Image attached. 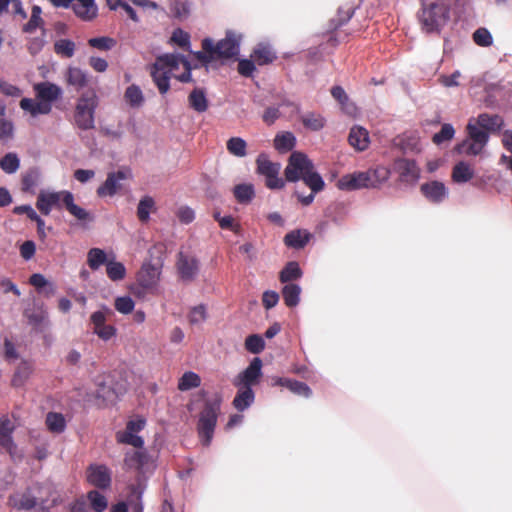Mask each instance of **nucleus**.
I'll use <instances>...</instances> for the list:
<instances>
[{
  "instance_id": "nucleus-1",
  "label": "nucleus",
  "mask_w": 512,
  "mask_h": 512,
  "mask_svg": "<svg viewBox=\"0 0 512 512\" xmlns=\"http://www.w3.org/2000/svg\"><path fill=\"white\" fill-rule=\"evenodd\" d=\"M284 175L288 182L303 180L313 192H320L325 186L321 175L315 171L312 161L306 154L299 151H294L290 155Z\"/></svg>"
},
{
  "instance_id": "nucleus-2",
  "label": "nucleus",
  "mask_w": 512,
  "mask_h": 512,
  "mask_svg": "<svg viewBox=\"0 0 512 512\" xmlns=\"http://www.w3.org/2000/svg\"><path fill=\"white\" fill-rule=\"evenodd\" d=\"M417 19L421 31L426 34H440L450 20V6L444 0H420Z\"/></svg>"
},
{
  "instance_id": "nucleus-3",
  "label": "nucleus",
  "mask_w": 512,
  "mask_h": 512,
  "mask_svg": "<svg viewBox=\"0 0 512 512\" xmlns=\"http://www.w3.org/2000/svg\"><path fill=\"white\" fill-rule=\"evenodd\" d=\"M99 105V99L94 90L83 93L77 100L73 124L82 131H88L95 128V112Z\"/></svg>"
},
{
  "instance_id": "nucleus-4",
  "label": "nucleus",
  "mask_w": 512,
  "mask_h": 512,
  "mask_svg": "<svg viewBox=\"0 0 512 512\" xmlns=\"http://www.w3.org/2000/svg\"><path fill=\"white\" fill-rule=\"evenodd\" d=\"M220 409V398L217 397L215 399H207L204 401L197 423V433L204 446H209L213 439Z\"/></svg>"
},
{
  "instance_id": "nucleus-5",
  "label": "nucleus",
  "mask_w": 512,
  "mask_h": 512,
  "mask_svg": "<svg viewBox=\"0 0 512 512\" xmlns=\"http://www.w3.org/2000/svg\"><path fill=\"white\" fill-rule=\"evenodd\" d=\"M242 39L241 34L234 31H227L224 39L214 44L210 38L202 41V49L207 52H214L216 59H230L239 53V45Z\"/></svg>"
},
{
  "instance_id": "nucleus-6",
  "label": "nucleus",
  "mask_w": 512,
  "mask_h": 512,
  "mask_svg": "<svg viewBox=\"0 0 512 512\" xmlns=\"http://www.w3.org/2000/svg\"><path fill=\"white\" fill-rule=\"evenodd\" d=\"M257 173L265 176V185L269 189H282L285 181L279 177L280 163L272 162L268 155L260 153L256 159Z\"/></svg>"
},
{
  "instance_id": "nucleus-7",
  "label": "nucleus",
  "mask_w": 512,
  "mask_h": 512,
  "mask_svg": "<svg viewBox=\"0 0 512 512\" xmlns=\"http://www.w3.org/2000/svg\"><path fill=\"white\" fill-rule=\"evenodd\" d=\"M56 8H71L74 14L85 22L94 20L98 15L95 0H48Z\"/></svg>"
},
{
  "instance_id": "nucleus-8",
  "label": "nucleus",
  "mask_w": 512,
  "mask_h": 512,
  "mask_svg": "<svg viewBox=\"0 0 512 512\" xmlns=\"http://www.w3.org/2000/svg\"><path fill=\"white\" fill-rule=\"evenodd\" d=\"M469 142L464 141L458 146L459 151H464L467 155L476 156L482 152L489 140V134L480 128L477 124L471 122L467 125Z\"/></svg>"
},
{
  "instance_id": "nucleus-9",
  "label": "nucleus",
  "mask_w": 512,
  "mask_h": 512,
  "mask_svg": "<svg viewBox=\"0 0 512 512\" xmlns=\"http://www.w3.org/2000/svg\"><path fill=\"white\" fill-rule=\"evenodd\" d=\"M262 366L263 363L259 357L253 358L248 367L235 377L234 386L252 388L257 385L262 377Z\"/></svg>"
},
{
  "instance_id": "nucleus-10",
  "label": "nucleus",
  "mask_w": 512,
  "mask_h": 512,
  "mask_svg": "<svg viewBox=\"0 0 512 512\" xmlns=\"http://www.w3.org/2000/svg\"><path fill=\"white\" fill-rule=\"evenodd\" d=\"M337 186L341 190H356L361 188H372L373 183L369 177L368 170L354 172L342 176L337 183Z\"/></svg>"
},
{
  "instance_id": "nucleus-11",
  "label": "nucleus",
  "mask_w": 512,
  "mask_h": 512,
  "mask_svg": "<svg viewBox=\"0 0 512 512\" xmlns=\"http://www.w3.org/2000/svg\"><path fill=\"white\" fill-rule=\"evenodd\" d=\"M90 322L93 326V333L101 340L109 341L116 336V328L113 325L106 324V313L104 311H95L90 316Z\"/></svg>"
},
{
  "instance_id": "nucleus-12",
  "label": "nucleus",
  "mask_w": 512,
  "mask_h": 512,
  "mask_svg": "<svg viewBox=\"0 0 512 512\" xmlns=\"http://www.w3.org/2000/svg\"><path fill=\"white\" fill-rule=\"evenodd\" d=\"M130 176V171L124 169L109 173L105 182L97 188V195L99 197L115 195L118 189H120L119 182L128 179Z\"/></svg>"
},
{
  "instance_id": "nucleus-13",
  "label": "nucleus",
  "mask_w": 512,
  "mask_h": 512,
  "mask_svg": "<svg viewBox=\"0 0 512 512\" xmlns=\"http://www.w3.org/2000/svg\"><path fill=\"white\" fill-rule=\"evenodd\" d=\"M87 481L99 489H107L111 485V472L105 465L91 464L87 468Z\"/></svg>"
},
{
  "instance_id": "nucleus-14",
  "label": "nucleus",
  "mask_w": 512,
  "mask_h": 512,
  "mask_svg": "<svg viewBox=\"0 0 512 512\" xmlns=\"http://www.w3.org/2000/svg\"><path fill=\"white\" fill-rule=\"evenodd\" d=\"M354 15V8L349 6L346 8H340L338 10L336 18L330 21L331 32L328 38V43L335 47L340 42L339 29L345 25Z\"/></svg>"
},
{
  "instance_id": "nucleus-15",
  "label": "nucleus",
  "mask_w": 512,
  "mask_h": 512,
  "mask_svg": "<svg viewBox=\"0 0 512 512\" xmlns=\"http://www.w3.org/2000/svg\"><path fill=\"white\" fill-rule=\"evenodd\" d=\"M64 191L60 192H41L37 197L36 207L43 215H49L52 208L63 207Z\"/></svg>"
},
{
  "instance_id": "nucleus-16",
  "label": "nucleus",
  "mask_w": 512,
  "mask_h": 512,
  "mask_svg": "<svg viewBox=\"0 0 512 512\" xmlns=\"http://www.w3.org/2000/svg\"><path fill=\"white\" fill-rule=\"evenodd\" d=\"M24 316L27 319L29 325L34 330L43 332L50 324L48 319V313L43 305L36 306L32 309H25Z\"/></svg>"
},
{
  "instance_id": "nucleus-17",
  "label": "nucleus",
  "mask_w": 512,
  "mask_h": 512,
  "mask_svg": "<svg viewBox=\"0 0 512 512\" xmlns=\"http://www.w3.org/2000/svg\"><path fill=\"white\" fill-rule=\"evenodd\" d=\"M157 269L151 264H144L140 271L137 273V283L139 288L133 290V293L137 296L141 295V289L152 288L157 282Z\"/></svg>"
},
{
  "instance_id": "nucleus-18",
  "label": "nucleus",
  "mask_w": 512,
  "mask_h": 512,
  "mask_svg": "<svg viewBox=\"0 0 512 512\" xmlns=\"http://www.w3.org/2000/svg\"><path fill=\"white\" fill-rule=\"evenodd\" d=\"M177 269L183 280L192 281L198 273V260L180 252L178 255Z\"/></svg>"
},
{
  "instance_id": "nucleus-19",
  "label": "nucleus",
  "mask_w": 512,
  "mask_h": 512,
  "mask_svg": "<svg viewBox=\"0 0 512 512\" xmlns=\"http://www.w3.org/2000/svg\"><path fill=\"white\" fill-rule=\"evenodd\" d=\"M14 425L7 416L0 418V446L5 449L10 455L13 454L16 445L12 438Z\"/></svg>"
},
{
  "instance_id": "nucleus-20",
  "label": "nucleus",
  "mask_w": 512,
  "mask_h": 512,
  "mask_svg": "<svg viewBox=\"0 0 512 512\" xmlns=\"http://www.w3.org/2000/svg\"><path fill=\"white\" fill-rule=\"evenodd\" d=\"M63 207L81 222H91L94 220L90 212L74 203V196L70 191L64 190Z\"/></svg>"
},
{
  "instance_id": "nucleus-21",
  "label": "nucleus",
  "mask_w": 512,
  "mask_h": 512,
  "mask_svg": "<svg viewBox=\"0 0 512 512\" xmlns=\"http://www.w3.org/2000/svg\"><path fill=\"white\" fill-rule=\"evenodd\" d=\"M34 91L38 99L51 104L61 96V89L50 82H40L34 85Z\"/></svg>"
},
{
  "instance_id": "nucleus-22",
  "label": "nucleus",
  "mask_w": 512,
  "mask_h": 512,
  "mask_svg": "<svg viewBox=\"0 0 512 512\" xmlns=\"http://www.w3.org/2000/svg\"><path fill=\"white\" fill-rule=\"evenodd\" d=\"M422 194L433 203L442 202L446 195L447 190L442 182L432 181L421 185Z\"/></svg>"
},
{
  "instance_id": "nucleus-23",
  "label": "nucleus",
  "mask_w": 512,
  "mask_h": 512,
  "mask_svg": "<svg viewBox=\"0 0 512 512\" xmlns=\"http://www.w3.org/2000/svg\"><path fill=\"white\" fill-rule=\"evenodd\" d=\"M312 234L305 229H296L287 233L284 237V244L293 249H302L311 240Z\"/></svg>"
},
{
  "instance_id": "nucleus-24",
  "label": "nucleus",
  "mask_w": 512,
  "mask_h": 512,
  "mask_svg": "<svg viewBox=\"0 0 512 512\" xmlns=\"http://www.w3.org/2000/svg\"><path fill=\"white\" fill-rule=\"evenodd\" d=\"M395 170L405 181L416 180L419 176V170L414 160L405 158L396 160Z\"/></svg>"
},
{
  "instance_id": "nucleus-25",
  "label": "nucleus",
  "mask_w": 512,
  "mask_h": 512,
  "mask_svg": "<svg viewBox=\"0 0 512 512\" xmlns=\"http://www.w3.org/2000/svg\"><path fill=\"white\" fill-rule=\"evenodd\" d=\"M477 125L487 133H495L502 129L504 120L501 116L496 114L491 115L488 113H482L477 118Z\"/></svg>"
},
{
  "instance_id": "nucleus-26",
  "label": "nucleus",
  "mask_w": 512,
  "mask_h": 512,
  "mask_svg": "<svg viewBox=\"0 0 512 512\" xmlns=\"http://www.w3.org/2000/svg\"><path fill=\"white\" fill-rule=\"evenodd\" d=\"M348 141L357 151H364L370 142L368 131L362 127H353L350 130Z\"/></svg>"
},
{
  "instance_id": "nucleus-27",
  "label": "nucleus",
  "mask_w": 512,
  "mask_h": 512,
  "mask_svg": "<svg viewBox=\"0 0 512 512\" xmlns=\"http://www.w3.org/2000/svg\"><path fill=\"white\" fill-rule=\"evenodd\" d=\"M236 387L238 388V391L233 399L232 404L236 410L244 411L254 402L255 394L252 388L250 387Z\"/></svg>"
},
{
  "instance_id": "nucleus-28",
  "label": "nucleus",
  "mask_w": 512,
  "mask_h": 512,
  "mask_svg": "<svg viewBox=\"0 0 512 512\" xmlns=\"http://www.w3.org/2000/svg\"><path fill=\"white\" fill-rule=\"evenodd\" d=\"M183 59H186V57L183 55L164 54L158 56L154 64H156L157 67L163 68L165 72L172 75L173 72L179 68V64H183Z\"/></svg>"
},
{
  "instance_id": "nucleus-29",
  "label": "nucleus",
  "mask_w": 512,
  "mask_h": 512,
  "mask_svg": "<svg viewBox=\"0 0 512 512\" xmlns=\"http://www.w3.org/2000/svg\"><path fill=\"white\" fill-rule=\"evenodd\" d=\"M20 107L24 111H27L31 114V116L35 117L37 115H47L52 110V105L49 103H45L40 100V102H36L31 98H23L20 101Z\"/></svg>"
},
{
  "instance_id": "nucleus-30",
  "label": "nucleus",
  "mask_w": 512,
  "mask_h": 512,
  "mask_svg": "<svg viewBox=\"0 0 512 512\" xmlns=\"http://www.w3.org/2000/svg\"><path fill=\"white\" fill-rule=\"evenodd\" d=\"M251 58L256 64L263 66L272 63L276 58V54L272 51L270 45L260 43L251 54Z\"/></svg>"
},
{
  "instance_id": "nucleus-31",
  "label": "nucleus",
  "mask_w": 512,
  "mask_h": 512,
  "mask_svg": "<svg viewBox=\"0 0 512 512\" xmlns=\"http://www.w3.org/2000/svg\"><path fill=\"white\" fill-rule=\"evenodd\" d=\"M172 75L165 72L163 68L157 67L156 64H153L151 67V77L153 82L157 86L160 94H166L170 89V78Z\"/></svg>"
},
{
  "instance_id": "nucleus-32",
  "label": "nucleus",
  "mask_w": 512,
  "mask_h": 512,
  "mask_svg": "<svg viewBox=\"0 0 512 512\" xmlns=\"http://www.w3.org/2000/svg\"><path fill=\"white\" fill-rule=\"evenodd\" d=\"M189 106L198 113L208 109V100L203 89L195 88L188 96Z\"/></svg>"
},
{
  "instance_id": "nucleus-33",
  "label": "nucleus",
  "mask_w": 512,
  "mask_h": 512,
  "mask_svg": "<svg viewBox=\"0 0 512 512\" xmlns=\"http://www.w3.org/2000/svg\"><path fill=\"white\" fill-rule=\"evenodd\" d=\"M473 175V169L464 161L458 162L452 169V180L455 183H466L473 178Z\"/></svg>"
},
{
  "instance_id": "nucleus-34",
  "label": "nucleus",
  "mask_w": 512,
  "mask_h": 512,
  "mask_svg": "<svg viewBox=\"0 0 512 512\" xmlns=\"http://www.w3.org/2000/svg\"><path fill=\"white\" fill-rule=\"evenodd\" d=\"M149 457L146 451L138 450L131 453H127L125 456V464L137 471H141L144 466L148 463Z\"/></svg>"
},
{
  "instance_id": "nucleus-35",
  "label": "nucleus",
  "mask_w": 512,
  "mask_h": 512,
  "mask_svg": "<svg viewBox=\"0 0 512 512\" xmlns=\"http://www.w3.org/2000/svg\"><path fill=\"white\" fill-rule=\"evenodd\" d=\"M296 145V138L291 132L278 133L274 138V148L280 153L291 151Z\"/></svg>"
},
{
  "instance_id": "nucleus-36",
  "label": "nucleus",
  "mask_w": 512,
  "mask_h": 512,
  "mask_svg": "<svg viewBox=\"0 0 512 512\" xmlns=\"http://www.w3.org/2000/svg\"><path fill=\"white\" fill-rule=\"evenodd\" d=\"M129 490L130 492L127 497V501L132 507L133 512H142L143 506L141 503V498L144 491L143 485L138 482L137 484L129 486Z\"/></svg>"
},
{
  "instance_id": "nucleus-37",
  "label": "nucleus",
  "mask_w": 512,
  "mask_h": 512,
  "mask_svg": "<svg viewBox=\"0 0 512 512\" xmlns=\"http://www.w3.org/2000/svg\"><path fill=\"white\" fill-rule=\"evenodd\" d=\"M235 199L240 204H248L255 197V190L252 184H238L233 189Z\"/></svg>"
},
{
  "instance_id": "nucleus-38",
  "label": "nucleus",
  "mask_w": 512,
  "mask_h": 512,
  "mask_svg": "<svg viewBox=\"0 0 512 512\" xmlns=\"http://www.w3.org/2000/svg\"><path fill=\"white\" fill-rule=\"evenodd\" d=\"M32 371L33 367L31 363H29L28 361H22L16 368V371L12 378V385L14 387L23 386L30 377V375L32 374Z\"/></svg>"
},
{
  "instance_id": "nucleus-39",
  "label": "nucleus",
  "mask_w": 512,
  "mask_h": 512,
  "mask_svg": "<svg viewBox=\"0 0 512 512\" xmlns=\"http://www.w3.org/2000/svg\"><path fill=\"white\" fill-rule=\"evenodd\" d=\"M124 99L132 108L141 107L145 101L142 90L135 84H132L126 88Z\"/></svg>"
},
{
  "instance_id": "nucleus-40",
  "label": "nucleus",
  "mask_w": 512,
  "mask_h": 512,
  "mask_svg": "<svg viewBox=\"0 0 512 512\" xmlns=\"http://www.w3.org/2000/svg\"><path fill=\"white\" fill-rule=\"evenodd\" d=\"M301 288L297 284H286L282 289V295L286 306L295 307L300 300Z\"/></svg>"
},
{
  "instance_id": "nucleus-41",
  "label": "nucleus",
  "mask_w": 512,
  "mask_h": 512,
  "mask_svg": "<svg viewBox=\"0 0 512 512\" xmlns=\"http://www.w3.org/2000/svg\"><path fill=\"white\" fill-rule=\"evenodd\" d=\"M227 151L239 158L247 155V142L241 137H231L226 142Z\"/></svg>"
},
{
  "instance_id": "nucleus-42",
  "label": "nucleus",
  "mask_w": 512,
  "mask_h": 512,
  "mask_svg": "<svg viewBox=\"0 0 512 512\" xmlns=\"http://www.w3.org/2000/svg\"><path fill=\"white\" fill-rule=\"evenodd\" d=\"M302 275V271L299 264L295 261L288 262L285 267L281 270L279 280L282 283H288L293 280H297Z\"/></svg>"
},
{
  "instance_id": "nucleus-43",
  "label": "nucleus",
  "mask_w": 512,
  "mask_h": 512,
  "mask_svg": "<svg viewBox=\"0 0 512 512\" xmlns=\"http://www.w3.org/2000/svg\"><path fill=\"white\" fill-rule=\"evenodd\" d=\"M67 81L70 85L83 88L88 83L87 74L78 67H70L67 70Z\"/></svg>"
},
{
  "instance_id": "nucleus-44",
  "label": "nucleus",
  "mask_w": 512,
  "mask_h": 512,
  "mask_svg": "<svg viewBox=\"0 0 512 512\" xmlns=\"http://www.w3.org/2000/svg\"><path fill=\"white\" fill-rule=\"evenodd\" d=\"M45 422L49 431L53 433H62L66 428V421L61 413L49 412Z\"/></svg>"
},
{
  "instance_id": "nucleus-45",
  "label": "nucleus",
  "mask_w": 512,
  "mask_h": 512,
  "mask_svg": "<svg viewBox=\"0 0 512 512\" xmlns=\"http://www.w3.org/2000/svg\"><path fill=\"white\" fill-rule=\"evenodd\" d=\"M42 9L38 5H34L31 10V17L29 21L23 26L22 30L25 33H33L37 28L44 25V20L41 17Z\"/></svg>"
},
{
  "instance_id": "nucleus-46",
  "label": "nucleus",
  "mask_w": 512,
  "mask_h": 512,
  "mask_svg": "<svg viewBox=\"0 0 512 512\" xmlns=\"http://www.w3.org/2000/svg\"><path fill=\"white\" fill-rule=\"evenodd\" d=\"M106 274L111 281H121L126 276V268L121 262L109 260L106 264Z\"/></svg>"
},
{
  "instance_id": "nucleus-47",
  "label": "nucleus",
  "mask_w": 512,
  "mask_h": 512,
  "mask_svg": "<svg viewBox=\"0 0 512 512\" xmlns=\"http://www.w3.org/2000/svg\"><path fill=\"white\" fill-rule=\"evenodd\" d=\"M106 253L100 248H92L87 254V263L92 270H97L101 265L107 264Z\"/></svg>"
},
{
  "instance_id": "nucleus-48",
  "label": "nucleus",
  "mask_w": 512,
  "mask_h": 512,
  "mask_svg": "<svg viewBox=\"0 0 512 512\" xmlns=\"http://www.w3.org/2000/svg\"><path fill=\"white\" fill-rule=\"evenodd\" d=\"M305 128L312 131H319L325 126V119L318 113L310 112L301 117Z\"/></svg>"
},
{
  "instance_id": "nucleus-49",
  "label": "nucleus",
  "mask_w": 512,
  "mask_h": 512,
  "mask_svg": "<svg viewBox=\"0 0 512 512\" xmlns=\"http://www.w3.org/2000/svg\"><path fill=\"white\" fill-rule=\"evenodd\" d=\"M201 384V378L198 374L188 371L185 372L178 382V389L180 391H187L192 388H197Z\"/></svg>"
},
{
  "instance_id": "nucleus-50",
  "label": "nucleus",
  "mask_w": 512,
  "mask_h": 512,
  "mask_svg": "<svg viewBox=\"0 0 512 512\" xmlns=\"http://www.w3.org/2000/svg\"><path fill=\"white\" fill-rule=\"evenodd\" d=\"M155 206L154 199L150 196H144L138 204L137 216L142 223H146L149 220L150 212L153 211Z\"/></svg>"
},
{
  "instance_id": "nucleus-51",
  "label": "nucleus",
  "mask_w": 512,
  "mask_h": 512,
  "mask_svg": "<svg viewBox=\"0 0 512 512\" xmlns=\"http://www.w3.org/2000/svg\"><path fill=\"white\" fill-rule=\"evenodd\" d=\"M87 499L90 502L91 509L95 512H104L107 509L108 502L106 497L97 490H91L87 493Z\"/></svg>"
},
{
  "instance_id": "nucleus-52",
  "label": "nucleus",
  "mask_w": 512,
  "mask_h": 512,
  "mask_svg": "<svg viewBox=\"0 0 512 512\" xmlns=\"http://www.w3.org/2000/svg\"><path fill=\"white\" fill-rule=\"evenodd\" d=\"M20 166V160L15 153H7L0 159V168L7 174L15 173Z\"/></svg>"
},
{
  "instance_id": "nucleus-53",
  "label": "nucleus",
  "mask_w": 512,
  "mask_h": 512,
  "mask_svg": "<svg viewBox=\"0 0 512 512\" xmlns=\"http://www.w3.org/2000/svg\"><path fill=\"white\" fill-rule=\"evenodd\" d=\"M54 51L57 55L71 58L75 52V43L69 39H60L54 43Z\"/></svg>"
},
{
  "instance_id": "nucleus-54",
  "label": "nucleus",
  "mask_w": 512,
  "mask_h": 512,
  "mask_svg": "<svg viewBox=\"0 0 512 512\" xmlns=\"http://www.w3.org/2000/svg\"><path fill=\"white\" fill-rule=\"evenodd\" d=\"M331 95L336 101H338L344 111L350 112L354 109V105L350 103L348 95L341 86H333L331 88Z\"/></svg>"
},
{
  "instance_id": "nucleus-55",
  "label": "nucleus",
  "mask_w": 512,
  "mask_h": 512,
  "mask_svg": "<svg viewBox=\"0 0 512 512\" xmlns=\"http://www.w3.org/2000/svg\"><path fill=\"white\" fill-rule=\"evenodd\" d=\"M369 177L373 183L372 188L380 186L382 183L388 180L390 171L384 166H378L375 169L368 170Z\"/></svg>"
},
{
  "instance_id": "nucleus-56",
  "label": "nucleus",
  "mask_w": 512,
  "mask_h": 512,
  "mask_svg": "<svg viewBox=\"0 0 512 512\" xmlns=\"http://www.w3.org/2000/svg\"><path fill=\"white\" fill-rule=\"evenodd\" d=\"M245 349L253 354L261 353L265 348L263 338L258 334L249 335L245 340Z\"/></svg>"
},
{
  "instance_id": "nucleus-57",
  "label": "nucleus",
  "mask_w": 512,
  "mask_h": 512,
  "mask_svg": "<svg viewBox=\"0 0 512 512\" xmlns=\"http://www.w3.org/2000/svg\"><path fill=\"white\" fill-rule=\"evenodd\" d=\"M476 45L481 47H490L493 44V37L488 29L480 27L472 35Z\"/></svg>"
},
{
  "instance_id": "nucleus-58",
  "label": "nucleus",
  "mask_w": 512,
  "mask_h": 512,
  "mask_svg": "<svg viewBox=\"0 0 512 512\" xmlns=\"http://www.w3.org/2000/svg\"><path fill=\"white\" fill-rule=\"evenodd\" d=\"M117 440L120 443L131 445L135 448H142L144 445L143 439L136 435V433L124 431L117 434Z\"/></svg>"
},
{
  "instance_id": "nucleus-59",
  "label": "nucleus",
  "mask_w": 512,
  "mask_h": 512,
  "mask_svg": "<svg viewBox=\"0 0 512 512\" xmlns=\"http://www.w3.org/2000/svg\"><path fill=\"white\" fill-rule=\"evenodd\" d=\"M455 130L451 124H443L441 130L434 134L432 137L433 143L440 145L443 142L449 141L454 137Z\"/></svg>"
},
{
  "instance_id": "nucleus-60",
  "label": "nucleus",
  "mask_w": 512,
  "mask_h": 512,
  "mask_svg": "<svg viewBox=\"0 0 512 512\" xmlns=\"http://www.w3.org/2000/svg\"><path fill=\"white\" fill-rule=\"evenodd\" d=\"M39 173L37 170H29L22 177V190L24 192L32 191L38 184Z\"/></svg>"
},
{
  "instance_id": "nucleus-61",
  "label": "nucleus",
  "mask_w": 512,
  "mask_h": 512,
  "mask_svg": "<svg viewBox=\"0 0 512 512\" xmlns=\"http://www.w3.org/2000/svg\"><path fill=\"white\" fill-rule=\"evenodd\" d=\"M88 44H89V46H91L93 48H96V49H99L102 51H107V50L112 49L115 46L116 41L113 38L103 36V37H95V38L89 39Z\"/></svg>"
},
{
  "instance_id": "nucleus-62",
  "label": "nucleus",
  "mask_w": 512,
  "mask_h": 512,
  "mask_svg": "<svg viewBox=\"0 0 512 512\" xmlns=\"http://www.w3.org/2000/svg\"><path fill=\"white\" fill-rule=\"evenodd\" d=\"M135 306L134 301L129 296L117 297L114 302L115 309L121 314H129Z\"/></svg>"
},
{
  "instance_id": "nucleus-63",
  "label": "nucleus",
  "mask_w": 512,
  "mask_h": 512,
  "mask_svg": "<svg viewBox=\"0 0 512 512\" xmlns=\"http://www.w3.org/2000/svg\"><path fill=\"white\" fill-rule=\"evenodd\" d=\"M207 318L206 307L203 304L191 308L188 321L190 324L195 325L205 321Z\"/></svg>"
},
{
  "instance_id": "nucleus-64",
  "label": "nucleus",
  "mask_w": 512,
  "mask_h": 512,
  "mask_svg": "<svg viewBox=\"0 0 512 512\" xmlns=\"http://www.w3.org/2000/svg\"><path fill=\"white\" fill-rule=\"evenodd\" d=\"M13 4V13L18 15L22 20L27 18V13L22 7L20 0H0V13L7 11L9 4Z\"/></svg>"
}]
</instances>
